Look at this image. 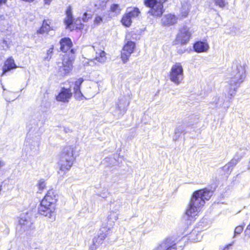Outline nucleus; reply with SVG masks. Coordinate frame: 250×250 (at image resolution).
Listing matches in <instances>:
<instances>
[{
  "label": "nucleus",
  "instance_id": "obj_1",
  "mask_svg": "<svg viewBox=\"0 0 250 250\" xmlns=\"http://www.w3.org/2000/svg\"><path fill=\"white\" fill-rule=\"evenodd\" d=\"M212 192L207 188L195 191L191 197L188 206L186 209L184 219L191 222L195 221L198 213L212 196Z\"/></svg>",
  "mask_w": 250,
  "mask_h": 250
},
{
  "label": "nucleus",
  "instance_id": "obj_2",
  "mask_svg": "<svg viewBox=\"0 0 250 250\" xmlns=\"http://www.w3.org/2000/svg\"><path fill=\"white\" fill-rule=\"evenodd\" d=\"M231 69L228 92V97L229 99H231L235 95L237 89L244 82L246 76L245 66L237 61L233 62Z\"/></svg>",
  "mask_w": 250,
  "mask_h": 250
},
{
  "label": "nucleus",
  "instance_id": "obj_3",
  "mask_svg": "<svg viewBox=\"0 0 250 250\" xmlns=\"http://www.w3.org/2000/svg\"><path fill=\"white\" fill-rule=\"evenodd\" d=\"M56 195L52 190L48 191L44 198L41 201L38 207L39 213L49 218L55 219Z\"/></svg>",
  "mask_w": 250,
  "mask_h": 250
},
{
  "label": "nucleus",
  "instance_id": "obj_4",
  "mask_svg": "<svg viewBox=\"0 0 250 250\" xmlns=\"http://www.w3.org/2000/svg\"><path fill=\"white\" fill-rule=\"evenodd\" d=\"M74 148L72 146H65L61 154L59 162L60 171L65 173L73 165L75 158L73 156Z\"/></svg>",
  "mask_w": 250,
  "mask_h": 250
},
{
  "label": "nucleus",
  "instance_id": "obj_5",
  "mask_svg": "<svg viewBox=\"0 0 250 250\" xmlns=\"http://www.w3.org/2000/svg\"><path fill=\"white\" fill-rule=\"evenodd\" d=\"M198 121V115H190L186 117L182 122V124L178 125L175 128L173 140H177L182 133L186 134L190 132L192 126L197 124Z\"/></svg>",
  "mask_w": 250,
  "mask_h": 250
},
{
  "label": "nucleus",
  "instance_id": "obj_6",
  "mask_svg": "<svg viewBox=\"0 0 250 250\" xmlns=\"http://www.w3.org/2000/svg\"><path fill=\"white\" fill-rule=\"evenodd\" d=\"M40 137L39 135H34L31 129L27 133L24 143V150L26 155L34 156L39 150Z\"/></svg>",
  "mask_w": 250,
  "mask_h": 250
},
{
  "label": "nucleus",
  "instance_id": "obj_7",
  "mask_svg": "<svg viewBox=\"0 0 250 250\" xmlns=\"http://www.w3.org/2000/svg\"><path fill=\"white\" fill-rule=\"evenodd\" d=\"M169 79L176 85H179L184 78V70L181 64L176 62L173 65L169 72Z\"/></svg>",
  "mask_w": 250,
  "mask_h": 250
},
{
  "label": "nucleus",
  "instance_id": "obj_8",
  "mask_svg": "<svg viewBox=\"0 0 250 250\" xmlns=\"http://www.w3.org/2000/svg\"><path fill=\"white\" fill-rule=\"evenodd\" d=\"M192 32L187 26L184 25L179 28L174 41L175 44L181 45L187 44L189 41Z\"/></svg>",
  "mask_w": 250,
  "mask_h": 250
},
{
  "label": "nucleus",
  "instance_id": "obj_9",
  "mask_svg": "<svg viewBox=\"0 0 250 250\" xmlns=\"http://www.w3.org/2000/svg\"><path fill=\"white\" fill-rule=\"evenodd\" d=\"M145 4L150 8L148 13L156 17L161 16L163 12V4L158 2L157 0H145Z\"/></svg>",
  "mask_w": 250,
  "mask_h": 250
},
{
  "label": "nucleus",
  "instance_id": "obj_10",
  "mask_svg": "<svg viewBox=\"0 0 250 250\" xmlns=\"http://www.w3.org/2000/svg\"><path fill=\"white\" fill-rule=\"evenodd\" d=\"M32 225L33 222L31 214L29 213L22 214L19 219V224L17 227V229L20 232H22L31 229Z\"/></svg>",
  "mask_w": 250,
  "mask_h": 250
},
{
  "label": "nucleus",
  "instance_id": "obj_11",
  "mask_svg": "<svg viewBox=\"0 0 250 250\" xmlns=\"http://www.w3.org/2000/svg\"><path fill=\"white\" fill-rule=\"evenodd\" d=\"M58 74L65 76L69 74L72 68V62L68 57H64L62 62L58 63Z\"/></svg>",
  "mask_w": 250,
  "mask_h": 250
},
{
  "label": "nucleus",
  "instance_id": "obj_12",
  "mask_svg": "<svg viewBox=\"0 0 250 250\" xmlns=\"http://www.w3.org/2000/svg\"><path fill=\"white\" fill-rule=\"evenodd\" d=\"M135 48V43L132 41H127L125 44L121 53V58L125 63L128 60Z\"/></svg>",
  "mask_w": 250,
  "mask_h": 250
},
{
  "label": "nucleus",
  "instance_id": "obj_13",
  "mask_svg": "<svg viewBox=\"0 0 250 250\" xmlns=\"http://www.w3.org/2000/svg\"><path fill=\"white\" fill-rule=\"evenodd\" d=\"M129 101L124 96L119 99L116 104V111L115 113L118 117L124 114L129 104Z\"/></svg>",
  "mask_w": 250,
  "mask_h": 250
},
{
  "label": "nucleus",
  "instance_id": "obj_14",
  "mask_svg": "<svg viewBox=\"0 0 250 250\" xmlns=\"http://www.w3.org/2000/svg\"><path fill=\"white\" fill-rule=\"evenodd\" d=\"M72 95L70 89L62 87L58 95L56 96V99L57 101L67 103L68 102Z\"/></svg>",
  "mask_w": 250,
  "mask_h": 250
},
{
  "label": "nucleus",
  "instance_id": "obj_15",
  "mask_svg": "<svg viewBox=\"0 0 250 250\" xmlns=\"http://www.w3.org/2000/svg\"><path fill=\"white\" fill-rule=\"evenodd\" d=\"M17 67V65L15 63L14 60L12 57H9L5 62L2 67V73L1 76L4 75L6 73L15 69Z\"/></svg>",
  "mask_w": 250,
  "mask_h": 250
},
{
  "label": "nucleus",
  "instance_id": "obj_16",
  "mask_svg": "<svg viewBox=\"0 0 250 250\" xmlns=\"http://www.w3.org/2000/svg\"><path fill=\"white\" fill-rule=\"evenodd\" d=\"M107 234V231L105 228L101 229L98 232L97 236H95L93 239V244L96 246H100V245L103 243Z\"/></svg>",
  "mask_w": 250,
  "mask_h": 250
},
{
  "label": "nucleus",
  "instance_id": "obj_17",
  "mask_svg": "<svg viewBox=\"0 0 250 250\" xmlns=\"http://www.w3.org/2000/svg\"><path fill=\"white\" fill-rule=\"evenodd\" d=\"M83 82V78H79L75 82L73 88L74 97L79 100H82L83 97V95L80 90L81 85Z\"/></svg>",
  "mask_w": 250,
  "mask_h": 250
},
{
  "label": "nucleus",
  "instance_id": "obj_18",
  "mask_svg": "<svg viewBox=\"0 0 250 250\" xmlns=\"http://www.w3.org/2000/svg\"><path fill=\"white\" fill-rule=\"evenodd\" d=\"M60 43L61 45L60 49L63 52H66L68 51L73 45L71 39L69 38H62L60 41Z\"/></svg>",
  "mask_w": 250,
  "mask_h": 250
},
{
  "label": "nucleus",
  "instance_id": "obj_19",
  "mask_svg": "<svg viewBox=\"0 0 250 250\" xmlns=\"http://www.w3.org/2000/svg\"><path fill=\"white\" fill-rule=\"evenodd\" d=\"M193 48L198 53L206 52L209 48L208 44L202 41H198L193 44Z\"/></svg>",
  "mask_w": 250,
  "mask_h": 250
},
{
  "label": "nucleus",
  "instance_id": "obj_20",
  "mask_svg": "<svg viewBox=\"0 0 250 250\" xmlns=\"http://www.w3.org/2000/svg\"><path fill=\"white\" fill-rule=\"evenodd\" d=\"M162 250H176V244L171 238H167L161 243Z\"/></svg>",
  "mask_w": 250,
  "mask_h": 250
},
{
  "label": "nucleus",
  "instance_id": "obj_21",
  "mask_svg": "<svg viewBox=\"0 0 250 250\" xmlns=\"http://www.w3.org/2000/svg\"><path fill=\"white\" fill-rule=\"evenodd\" d=\"M177 19L175 15L171 14L165 15L162 19V22L163 25L169 26L177 22Z\"/></svg>",
  "mask_w": 250,
  "mask_h": 250
},
{
  "label": "nucleus",
  "instance_id": "obj_22",
  "mask_svg": "<svg viewBox=\"0 0 250 250\" xmlns=\"http://www.w3.org/2000/svg\"><path fill=\"white\" fill-rule=\"evenodd\" d=\"M107 18H112V17L110 16V14L108 12L104 13L103 17L96 14L94 20V24L95 25H99L104 20L108 21Z\"/></svg>",
  "mask_w": 250,
  "mask_h": 250
},
{
  "label": "nucleus",
  "instance_id": "obj_23",
  "mask_svg": "<svg viewBox=\"0 0 250 250\" xmlns=\"http://www.w3.org/2000/svg\"><path fill=\"white\" fill-rule=\"evenodd\" d=\"M121 9L120 7V5L118 4H112L111 5L110 7V10L108 12L109 13V12H111L110 16L114 17L117 16L120 14Z\"/></svg>",
  "mask_w": 250,
  "mask_h": 250
},
{
  "label": "nucleus",
  "instance_id": "obj_24",
  "mask_svg": "<svg viewBox=\"0 0 250 250\" xmlns=\"http://www.w3.org/2000/svg\"><path fill=\"white\" fill-rule=\"evenodd\" d=\"M125 13L132 19L137 17L140 13V11L137 7H128L126 9Z\"/></svg>",
  "mask_w": 250,
  "mask_h": 250
},
{
  "label": "nucleus",
  "instance_id": "obj_25",
  "mask_svg": "<svg viewBox=\"0 0 250 250\" xmlns=\"http://www.w3.org/2000/svg\"><path fill=\"white\" fill-rule=\"evenodd\" d=\"M49 23L50 22H48V21L45 20H43L42 25L41 27L37 30V33L41 34L48 33L51 28Z\"/></svg>",
  "mask_w": 250,
  "mask_h": 250
},
{
  "label": "nucleus",
  "instance_id": "obj_26",
  "mask_svg": "<svg viewBox=\"0 0 250 250\" xmlns=\"http://www.w3.org/2000/svg\"><path fill=\"white\" fill-rule=\"evenodd\" d=\"M94 60L100 63H104L106 60L105 52L104 51H100L99 53L96 52V55Z\"/></svg>",
  "mask_w": 250,
  "mask_h": 250
},
{
  "label": "nucleus",
  "instance_id": "obj_27",
  "mask_svg": "<svg viewBox=\"0 0 250 250\" xmlns=\"http://www.w3.org/2000/svg\"><path fill=\"white\" fill-rule=\"evenodd\" d=\"M121 22L123 25L125 27H128L130 26L131 24L132 18L125 13L121 20Z\"/></svg>",
  "mask_w": 250,
  "mask_h": 250
},
{
  "label": "nucleus",
  "instance_id": "obj_28",
  "mask_svg": "<svg viewBox=\"0 0 250 250\" xmlns=\"http://www.w3.org/2000/svg\"><path fill=\"white\" fill-rule=\"evenodd\" d=\"M224 103V100L223 98H217L216 97L214 101L210 103L213 108H220L222 107Z\"/></svg>",
  "mask_w": 250,
  "mask_h": 250
},
{
  "label": "nucleus",
  "instance_id": "obj_29",
  "mask_svg": "<svg viewBox=\"0 0 250 250\" xmlns=\"http://www.w3.org/2000/svg\"><path fill=\"white\" fill-rule=\"evenodd\" d=\"M189 237L193 242L200 241L202 238L199 234L196 233V230H193L190 234Z\"/></svg>",
  "mask_w": 250,
  "mask_h": 250
},
{
  "label": "nucleus",
  "instance_id": "obj_30",
  "mask_svg": "<svg viewBox=\"0 0 250 250\" xmlns=\"http://www.w3.org/2000/svg\"><path fill=\"white\" fill-rule=\"evenodd\" d=\"M46 184L44 179H42L39 180L37 186L38 188V192H41L46 187Z\"/></svg>",
  "mask_w": 250,
  "mask_h": 250
},
{
  "label": "nucleus",
  "instance_id": "obj_31",
  "mask_svg": "<svg viewBox=\"0 0 250 250\" xmlns=\"http://www.w3.org/2000/svg\"><path fill=\"white\" fill-rule=\"evenodd\" d=\"M216 5L220 8H224L228 4L226 0H213Z\"/></svg>",
  "mask_w": 250,
  "mask_h": 250
},
{
  "label": "nucleus",
  "instance_id": "obj_32",
  "mask_svg": "<svg viewBox=\"0 0 250 250\" xmlns=\"http://www.w3.org/2000/svg\"><path fill=\"white\" fill-rule=\"evenodd\" d=\"M1 44L2 49L6 50L10 48L11 42L5 39H3Z\"/></svg>",
  "mask_w": 250,
  "mask_h": 250
},
{
  "label": "nucleus",
  "instance_id": "obj_33",
  "mask_svg": "<svg viewBox=\"0 0 250 250\" xmlns=\"http://www.w3.org/2000/svg\"><path fill=\"white\" fill-rule=\"evenodd\" d=\"M73 22V16H66L64 22L65 25H66V28H68L70 27V25L72 24Z\"/></svg>",
  "mask_w": 250,
  "mask_h": 250
},
{
  "label": "nucleus",
  "instance_id": "obj_34",
  "mask_svg": "<svg viewBox=\"0 0 250 250\" xmlns=\"http://www.w3.org/2000/svg\"><path fill=\"white\" fill-rule=\"evenodd\" d=\"M244 225H240L236 227L234 230V235L233 237H234L237 235H239L243 231L244 228Z\"/></svg>",
  "mask_w": 250,
  "mask_h": 250
},
{
  "label": "nucleus",
  "instance_id": "obj_35",
  "mask_svg": "<svg viewBox=\"0 0 250 250\" xmlns=\"http://www.w3.org/2000/svg\"><path fill=\"white\" fill-rule=\"evenodd\" d=\"M53 47L50 48L48 50H47V56L44 57V59L45 60L49 61L51 57L53 54Z\"/></svg>",
  "mask_w": 250,
  "mask_h": 250
},
{
  "label": "nucleus",
  "instance_id": "obj_36",
  "mask_svg": "<svg viewBox=\"0 0 250 250\" xmlns=\"http://www.w3.org/2000/svg\"><path fill=\"white\" fill-rule=\"evenodd\" d=\"M238 159L233 158L228 163L230 167H231V169H232L233 167L238 163Z\"/></svg>",
  "mask_w": 250,
  "mask_h": 250
},
{
  "label": "nucleus",
  "instance_id": "obj_37",
  "mask_svg": "<svg viewBox=\"0 0 250 250\" xmlns=\"http://www.w3.org/2000/svg\"><path fill=\"white\" fill-rule=\"evenodd\" d=\"M223 169L227 174H230L232 170V169H231V167H230V166L228 164L223 167Z\"/></svg>",
  "mask_w": 250,
  "mask_h": 250
},
{
  "label": "nucleus",
  "instance_id": "obj_38",
  "mask_svg": "<svg viewBox=\"0 0 250 250\" xmlns=\"http://www.w3.org/2000/svg\"><path fill=\"white\" fill-rule=\"evenodd\" d=\"M91 18V16L90 14H88L87 13L85 12L83 16L82 17V20L83 22H86L89 19Z\"/></svg>",
  "mask_w": 250,
  "mask_h": 250
},
{
  "label": "nucleus",
  "instance_id": "obj_39",
  "mask_svg": "<svg viewBox=\"0 0 250 250\" xmlns=\"http://www.w3.org/2000/svg\"><path fill=\"white\" fill-rule=\"evenodd\" d=\"M66 16H73L72 13V9L69 6L67 8L66 11Z\"/></svg>",
  "mask_w": 250,
  "mask_h": 250
},
{
  "label": "nucleus",
  "instance_id": "obj_40",
  "mask_svg": "<svg viewBox=\"0 0 250 250\" xmlns=\"http://www.w3.org/2000/svg\"><path fill=\"white\" fill-rule=\"evenodd\" d=\"M108 194H109V193H108L107 190H106V191L102 193L101 194L100 196L103 198H106Z\"/></svg>",
  "mask_w": 250,
  "mask_h": 250
},
{
  "label": "nucleus",
  "instance_id": "obj_41",
  "mask_svg": "<svg viewBox=\"0 0 250 250\" xmlns=\"http://www.w3.org/2000/svg\"><path fill=\"white\" fill-rule=\"evenodd\" d=\"M185 48H178L177 49V53L179 54H182L184 53L186 51Z\"/></svg>",
  "mask_w": 250,
  "mask_h": 250
},
{
  "label": "nucleus",
  "instance_id": "obj_42",
  "mask_svg": "<svg viewBox=\"0 0 250 250\" xmlns=\"http://www.w3.org/2000/svg\"><path fill=\"white\" fill-rule=\"evenodd\" d=\"M98 246H96L93 244V245L90 247V250H96Z\"/></svg>",
  "mask_w": 250,
  "mask_h": 250
},
{
  "label": "nucleus",
  "instance_id": "obj_43",
  "mask_svg": "<svg viewBox=\"0 0 250 250\" xmlns=\"http://www.w3.org/2000/svg\"><path fill=\"white\" fill-rule=\"evenodd\" d=\"M162 247H161V244L158 246L157 247H156L155 249H154L153 250H161Z\"/></svg>",
  "mask_w": 250,
  "mask_h": 250
},
{
  "label": "nucleus",
  "instance_id": "obj_44",
  "mask_svg": "<svg viewBox=\"0 0 250 250\" xmlns=\"http://www.w3.org/2000/svg\"><path fill=\"white\" fill-rule=\"evenodd\" d=\"M7 1V0H0V6L3 4H5Z\"/></svg>",
  "mask_w": 250,
  "mask_h": 250
},
{
  "label": "nucleus",
  "instance_id": "obj_45",
  "mask_svg": "<svg viewBox=\"0 0 250 250\" xmlns=\"http://www.w3.org/2000/svg\"><path fill=\"white\" fill-rule=\"evenodd\" d=\"M112 215H113V216H114V217H113V218H114V220H117L118 219V216H117V214H115L114 213H113V214H112ZM111 216H112V214H111L110 217V218H111Z\"/></svg>",
  "mask_w": 250,
  "mask_h": 250
},
{
  "label": "nucleus",
  "instance_id": "obj_46",
  "mask_svg": "<svg viewBox=\"0 0 250 250\" xmlns=\"http://www.w3.org/2000/svg\"><path fill=\"white\" fill-rule=\"evenodd\" d=\"M52 0H44V3L46 4H50Z\"/></svg>",
  "mask_w": 250,
  "mask_h": 250
},
{
  "label": "nucleus",
  "instance_id": "obj_47",
  "mask_svg": "<svg viewBox=\"0 0 250 250\" xmlns=\"http://www.w3.org/2000/svg\"><path fill=\"white\" fill-rule=\"evenodd\" d=\"M83 26L84 25H83V23H80V24L79 26V27H77V28H79L80 29H83Z\"/></svg>",
  "mask_w": 250,
  "mask_h": 250
},
{
  "label": "nucleus",
  "instance_id": "obj_48",
  "mask_svg": "<svg viewBox=\"0 0 250 250\" xmlns=\"http://www.w3.org/2000/svg\"><path fill=\"white\" fill-rule=\"evenodd\" d=\"M167 1V0H159L158 2H161L162 4H163V3Z\"/></svg>",
  "mask_w": 250,
  "mask_h": 250
},
{
  "label": "nucleus",
  "instance_id": "obj_49",
  "mask_svg": "<svg viewBox=\"0 0 250 250\" xmlns=\"http://www.w3.org/2000/svg\"><path fill=\"white\" fill-rule=\"evenodd\" d=\"M64 130L66 133H67L69 131V129L68 128H64Z\"/></svg>",
  "mask_w": 250,
  "mask_h": 250
},
{
  "label": "nucleus",
  "instance_id": "obj_50",
  "mask_svg": "<svg viewBox=\"0 0 250 250\" xmlns=\"http://www.w3.org/2000/svg\"><path fill=\"white\" fill-rule=\"evenodd\" d=\"M81 22V20H80V19H77V20L75 22L76 23V22Z\"/></svg>",
  "mask_w": 250,
  "mask_h": 250
},
{
  "label": "nucleus",
  "instance_id": "obj_51",
  "mask_svg": "<svg viewBox=\"0 0 250 250\" xmlns=\"http://www.w3.org/2000/svg\"><path fill=\"white\" fill-rule=\"evenodd\" d=\"M229 105H227V106H226V108H228V107H229Z\"/></svg>",
  "mask_w": 250,
  "mask_h": 250
},
{
  "label": "nucleus",
  "instance_id": "obj_52",
  "mask_svg": "<svg viewBox=\"0 0 250 250\" xmlns=\"http://www.w3.org/2000/svg\"><path fill=\"white\" fill-rule=\"evenodd\" d=\"M2 88L4 90H5V88H4L3 86H2Z\"/></svg>",
  "mask_w": 250,
  "mask_h": 250
}]
</instances>
